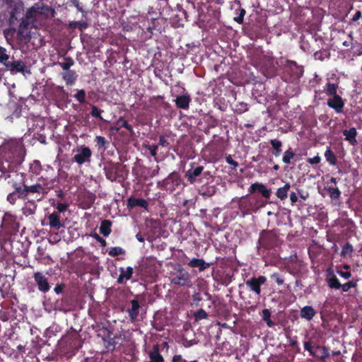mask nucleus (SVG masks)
<instances>
[{
	"label": "nucleus",
	"mask_w": 362,
	"mask_h": 362,
	"mask_svg": "<svg viewBox=\"0 0 362 362\" xmlns=\"http://www.w3.org/2000/svg\"><path fill=\"white\" fill-rule=\"evenodd\" d=\"M191 96L188 93L183 95H180L174 100L175 105L177 108L182 110H187L189 107L191 103Z\"/></svg>",
	"instance_id": "nucleus-17"
},
{
	"label": "nucleus",
	"mask_w": 362,
	"mask_h": 362,
	"mask_svg": "<svg viewBox=\"0 0 362 362\" xmlns=\"http://www.w3.org/2000/svg\"><path fill=\"white\" fill-rule=\"evenodd\" d=\"M354 252L353 246L351 243H346L343 247L341 252V256L342 257H346V256H351L352 252Z\"/></svg>",
	"instance_id": "nucleus-48"
},
{
	"label": "nucleus",
	"mask_w": 362,
	"mask_h": 362,
	"mask_svg": "<svg viewBox=\"0 0 362 362\" xmlns=\"http://www.w3.org/2000/svg\"><path fill=\"white\" fill-rule=\"evenodd\" d=\"M205 123L207 124L206 129L209 130L211 128H214L218 124L217 119L211 115L207 116L204 120Z\"/></svg>",
	"instance_id": "nucleus-54"
},
{
	"label": "nucleus",
	"mask_w": 362,
	"mask_h": 362,
	"mask_svg": "<svg viewBox=\"0 0 362 362\" xmlns=\"http://www.w3.org/2000/svg\"><path fill=\"white\" fill-rule=\"evenodd\" d=\"M0 154L6 160L8 168H15L21 164L25 156V148L20 139L4 140L0 146Z\"/></svg>",
	"instance_id": "nucleus-1"
},
{
	"label": "nucleus",
	"mask_w": 362,
	"mask_h": 362,
	"mask_svg": "<svg viewBox=\"0 0 362 362\" xmlns=\"http://www.w3.org/2000/svg\"><path fill=\"white\" fill-rule=\"evenodd\" d=\"M119 272L120 274L117 279V283L122 284L124 280H129L132 277L134 269L132 267H127L126 269L122 267L119 268Z\"/></svg>",
	"instance_id": "nucleus-23"
},
{
	"label": "nucleus",
	"mask_w": 362,
	"mask_h": 362,
	"mask_svg": "<svg viewBox=\"0 0 362 362\" xmlns=\"http://www.w3.org/2000/svg\"><path fill=\"white\" fill-rule=\"evenodd\" d=\"M285 68L294 79L300 78L304 72L303 66H298L295 61L287 60Z\"/></svg>",
	"instance_id": "nucleus-11"
},
{
	"label": "nucleus",
	"mask_w": 362,
	"mask_h": 362,
	"mask_svg": "<svg viewBox=\"0 0 362 362\" xmlns=\"http://www.w3.org/2000/svg\"><path fill=\"white\" fill-rule=\"evenodd\" d=\"M38 181H42V186L44 187L45 189V194L48 193V192L49 190H51L52 189H53L54 187V185H55V182H56V179L54 178V179H52L50 180H47L46 179H44L42 177H40L39 179H38Z\"/></svg>",
	"instance_id": "nucleus-41"
},
{
	"label": "nucleus",
	"mask_w": 362,
	"mask_h": 362,
	"mask_svg": "<svg viewBox=\"0 0 362 362\" xmlns=\"http://www.w3.org/2000/svg\"><path fill=\"white\" fill-rule=\"evenodd\" d=\"M295 153L293 152V151L289 148L286 151L284 152V154L282 158V160L286 164H290L291 160L294 157Z\"/></svg>",
	"instance_id": "nucleus-59"
},
{
	"label": "nucleus",
	"mask_w": 362,
	"mask_h": 362,
	"mask_svg": "<svg viewBox=\"0 0 362 362\" xmlns=\"http://www.w3.org/2000/svg\"><path fill=\"white\" fill-rule=\"evenodd\" d=\"M281 245V240L275 230H263L257 240L258 250H273Z\"/></svg>",
	"instance_id": "nucleus-2"
},
{
	"label": "nucleus",
	"mask_w": 362,
	"mask_h": 362,
	"mask_svg": "<svg viewBox=\"0 0 362 362\" xmlns=\"http://www.w3.org/2000/svg\"><path fill=\"white\" fill-rule=\"evenodd\" d=\"M34 24L35 23H33V22H30V21L23 18L18 27L30 30L33 27Z\"/></svg>",
	"instance_id": "nucleus-62"
},
{
	"label": "nucleus",
	"mask_w": 362,
	"mask_h": 362,
	"mask_svg": "<svg viewBox=\"0 0 362 362\" xmlns=\"http://www.w3.org/2000/svg\"><path fill=\"white\" fill-rule=\"evenodd\" d=\"M2 227L10 231L16 230L18 228L16 216L9 213H5L2 220Z\"/></svg>",
	"instance_id": "nucleus-13"
},
{
	"label": "nucleus",
	"mask_w": 362,
	"mask_h": 362,
	"mask_svg": "<svg viewBox=\"0 0 362 362\" xmlns=\"http://www.w3.org/2000/svg\"><path fill=\"white\" fill-rule=\"evenodd\" d=\"M112 221L110 220L102 221L100 226V233L107 237L111 233Z\"/></svg>",
	"instance_id": "nucleus-35"
},
{
	"label": "nucleus",
	"mask_w": 362,
	"mask_h": 362,
	"mask_svg": "<svg viewBox=\"0 0 362 362\" xmlns=\"http://www.w3.org/2000/svg\"><path fill=\"white\" fill-rule=\"evenodd\" d=\"M212 263L206 262L203 259L193 258L188 263V266L192 268L197 267L199 272H203L209 268Z\"/></svg>",
	"instance_id": "nucleus-26"
},
{
	"label": "nucleus",
	"mask_w": 362,
	"mask_h": 362,
	"mask_svg": "<svg viewBox=\"0 0 362 362\" xmlns=\"http://www.w3.org/2000/svg\"><path fill=\"white\" fill-rule=\"evenodd\" d=\"M35 6L37 7V12L46 18H52L55 15L54 9L48 5L37 3Z\"/></svg>",
	"instance_id": "nucleus-22"
},
{
	"label": "nucleus",
	"mask_w": 362,
	"mask_h": 362,
	"mask_svg": "<svg viewBox=\"0 0 362 362\" xmlns=\"http://www.w3.org/2000/svg\"><path fill=\"white\" fill-rule=\"evenodd\" d=\"M190 168L185 172V177L189 184H194L196 182H202V179L199 178L204 170L203 165H196L194 163H190Z\"/></svg>",
	"instance_id": "nucleus-6"
},
{
	"label": "nucleus",
	"mask_w": 362,
	"mask_h": 362,
	"mask_svg": "<svg viewBox=\"0 0 362 362\" xmlns=\"http://www.w3.org/2000/svg\"><path fill=\"white\" fill-rule=\"evenodd\" d=\"M171 282L180 286L191 287L192 285L190 274L184 269H180L178 274L172 279Z\"/></svg>",
	"instance_id": "nucleus-10"
},
{
	"label": "nucleus",
	"mask_w": 362,
	"mask_h": 362,
	"mask_svg": "<svg viewBox=\"0 0 362 362\" xmlns=\"http://www.w3.org/2000/svg\"><path fill=\"white\" fill-rule=\"evenodd\" d=\"M91 112L90 115L94 118H98L100 120L103 121V118L102 117V113L103 112V110L101 109H99L97 106L94 105H90Z\"/></svg>",
	"instance_id": "nucleus-50"
},
{
	"label": "nucleus",
	"mask_w": 362,
	"mask_h": 362,
	"mask_svg": "<svg viewBox=\"0 0 362 362\" xmlns=\"http://www.w3.org/2000/svg\"><path fill=\"white\" fill-rule=\"evenodd\" d=\"M14 59V57H11L7 49L5 47L0 45V64H2L5 66L8 59Z\"/></svg>",
	"instance_id": "nucleus-40"
},
{
	"label": "nucleus",
	"mask_w": 362,
	"mask_h": 362,
	"mask_svg": "<svg viewBox=\"0 0 362 362\" xmlns=\"http://www.w3.org/2000/svg\"><path fill=\"white\" fill-rule=\"evenodd\" d=\"M270 278L278 286H281L284 283V276L278 272H274L272 274H271Z\"/></svg>",
	"instance_id": "nucleus-52"
},
{
	"label": "nucleus",
	"mask_w": 362,
	"mask_h": 362,
	"mask_svg": "<svg viewBox=\"0 0 362 362\" xmlns=\"http://www.w3.org/2000/svg\"><path fill=\"white\" fill-rule=\"evenodd\" d=\"M325 189L328 192L331 199L338 200L340 198L341 193L337 187L329 185V183H327V187H325Z\"/></svg>",
	"instance_id": "nucleus-33"
},
{
	"label": "nucleus",
	"mask_w": 362,
	"mask_h": 362,
	"mask_svg": "<svg viewBox=\"0 0 362 362\" xmlns=\"http://www.w3.org/2000/svg\"><path fill=\"white\" fill-rule=\"evenodd\" d=\"M36 8H37V6L35 5L33 6L30 9H28L26 11L25 18L30 21V22H33V23H35L37 21V14L38 13L37 12Z\"/></svg>",
	"instance_id": "nucleus-39"
},
{
	"label": "nucleus",
	"mask_w": 362,
	"mask_h": 362,
	"mask_svg": "<svg viewBox=\"0 0 362 362\" xmlns=\"http://www.w3.org/2000/svg\"><path fill=\"white\" fill-rule=\"evenodd\" d=\"M122 168V164L119 163H114L112 161L104 163L103 170L106 178L111 182L116 181Z\"/></svg>",
	"instance_id": "nucleus-5"
},
{
	"label": "nucleus",
	"mask_w": 362,
	"mask_h": 362,
	"mask_svg": "<svg viewBox=\"0 0 362 362\" xmlns=\"http://www.w3.org/2000/svg\"><path fill=\"white\" fill-rule=\"evenodd\" d=\"M316 314L317 311L311 305H305L300 310V317L307 321H311Z\"/></svg>",
	"instance_id": "nucleus-25"
},
{
	"label": "nucleus",
	"mask_w": 362,
	"mask_h": 362,
	"mask_svg": "<svg viewBox=\"0 0 362 362\" xmlns=\"http://www.w3.org/2000/svg\"><path fill=\"white\" fill-rule=\"evenodd\" d=\"M202 195L204 197H211L216 192V187L214 185L202 186L200 189Z\"/></svg>",
	"instance_id": "nucleus-38"
},
{
	"label": "nucleus",
	"mask_w": 362,
	"mask_h": 362,
	"mask_svg": "<svg viewBox=\"0 0 362 362\" xmlns=\"http://www.w3.org/2000/svg\"><path fill=\"white\" fill-rule=\"evenodd\" d=\"M49 226L51 229L58 230L60 228L64 227V223L60 220V216L57 212H53L47 216Z\"/></svg>",
	"instance_id": "nucleus-21"
},
{
	"label": "nucleus",
	"mask_w": 362,
	"mask_h": 362,
	"mask_svg": "<svg viewBox=\"0 0 362 362\" xmlns=\"http://www.w3.org/2000/svg\"><path fill=\"white\" fill-rule=\"evenodd\" d=\"M126 253V251L120 247H112L108 251V255L111 257H116L118 255H122Z\"/></svg>",
	"instance_id": "nucleus-51"
},
{
	"label": "nucleus",
	"mask_w": 362,
	"mask_h": 362,
	"mask_svg": "<svg viewBox=\"0 0 362 362\" xmlns=\"http://www.w3.org/2000/svg\"><path fill=\"white\" fill-rule=\"evenodd\" d=\"M194 320L196 321H199L204 319H206L208 317V315L206 313L204 310L202 308L198 310L197 312L194 313Z\"/></svg>",
	"instance_id": "nucleus-61"
},
{
	"label": "nucleus",
	"mask_w": 362,
	"mask_h": 362,
	"mask_svg": "<svg viewBox=\"0 0 362 362\" xmlns=\"http://www.w3.org/2000/svg\"><path fill=\"white\" fill-rule=\"evenodd\" d=\"M12 192L16 194L17 197H20L21 200L27 199L25 181H23V184L22 185L13 188Z\"/></svg>",
	"instance_id": "nucleus-37"
},
{
	"label": "nucleus",
	"mask_w": 362,
	"mask_h": 362,
	"mask_svg": "<svg viewBox=\"0 0 362 362\" xmlns=\"http://www.w3.org/2000/svg\"><path fill=\"white\" fill-rule=\"evenodd\" d=\"M6 70L11 71L12 74L23 73L26 70L25 64L20 60L8 61L5 65Z\"/></svg>",
	"instance_id": "nucleus-15"
},
{
	"label": "nucleus",
	"mask_w": 362,
	"mask_h": 362,
	"mask_svg": "<svg viewBox=\"0 0 362 362\" xmlns=\"http://www.w3.org/2000/svg\"><path fill=\"white\" fill-rule=\"evenodd\" d=\"M339 83H331L329 81L324 86V91L327 96L332 97L337 94Z\"/></svg>",
	"instance_id": "nucleus-31"
},
{
	"label": "nucleus",
	"mask_w": 362,
	"mask_h": 362,
	"mask_svg": "<svg viewBox=\"0 0 362 362\" xmlns=\"http://www.w3.org/2000/svg\"><path fill=\"white\" fill-rule=\"evenodd\" d=\"M77 153L73 157V161L78 165H82L86 162H90L92 156V151L90 148L81 146L77 148Z\"/></svg>",
	"instance_id": "nucleus-8"
},
{
	"label": "nucleus",
	"mask_w": 362,
	"mask_h": 362,
	"mask_svg": "<svg viewBox=\"0 0 362 362\" xmlns=\"http://www.w3.org/2000/svg\"><path fill=\"white\" fill-rule=\"evenodd\" d=\"M18 199H21V198L17 197V195L12 192H10L6 197L7 202L12 205H14Z\"/></svg>",
	"instance_id": "nucleus-64"
},
{
	"label": "nucleus",
	"mask_w": 362,
	"mask_h": 362,
	"mask_svg": "<svg viewBox=\"0 0 362 362\" xmlns=\"http://www.w3.org/2000/svg\"><path fill=\"white\" fill-rule=\"evenodd\" d=\"M248 192L250 194H254L257 192L266 199H269L272 195V190L270 189H267L264 185L259 182H255L252 184L248 189Z\"/></svg>",
	"instance_id": "nucleus-14"
},
{
	"label": "nucleus",
	"mask_w": 362,
	"mask_h": 362,
	"mask_svg": "<svg viewBox=\"0 0 362 362\" xmlns=\"http://www.w3.org/2000/svg\"><path fill=\"white\" fill-rule=\"evenodd\" d=\"M127 206L129 209H132L136 206H139V207H141V208L147 210L148 206V203L144 199L136 198L134 197H130L127 199Z\"/></svg>",
	"instance_id": "nucleus-20"
},
{
	"label": "nucleus",
	"mask_w": 362,
	"mask_h": 362,
	"mask_svg": "<svg viewBox=\"0 0 362 362\" xmlns=\"http://www.w3.org/2000/svg\"><path fill=\"white\" fill-rule=\"evenodd\" d=\"M62 76L67 86L73 85L76 82L78 76L76 71L74 70L64 71L62 73Z\"/></svg>",
	"instance_id": "nucleus-30"
},
{
	"label": "nucleus",
	"mask_w": 362,
	"mask_h": 362,
	"mask_svg": "<svg viewBox=\"0 0 362 362\" xmlns=\"http://www.w3.org/2000/svg\"><path fill=\"white\" fill-rule=\"evenodd\" d=\"M172 132H169L165 133V134H162L159 136V142L158 145L163 147H168L170 146V143L168 142L167 137H169L171 135Z\"/></svg>",
	"instance_id": "nucleus-58"
},
{
	"label": "nucleus",
	"mask_w": 362,
	"mask_h": 362,
	"mask_svg": "<svg viewBox=\"0 0 362 362\" xmlns=\"http://www.w3.org/2000/svg\"><path fill=\"white\" fill-rule=\"evenodd\" d=\"M88 26V23L86 22H80V21H71L69 23V28L71 29L78 28L81 31L86 29Z\"/></svg>",
	"instance_id": "nucleus-45"
},
{
	"label": "nucleus",
	"mask_w": 362,
	"mask_h": 362,
	"mask_svg": "<svg viewBox=\"0 0 362 362\" xmlns=\"http://www.w3.org/2000/svg\"><path fill=\"white\" fill-rule=\"evenodd\" d=\"M115 126L112 127V130L119 131L120 128L123 127L127 129L131 135L134 134V129L123 117H119L115 123Z\"/></svg>",
	"instance_id": "nucleus-28"
},
{
	"label": "nucleus",
	"mask_w": 362,
	"mask_h": 362,
	"mask_svg": "<svg viewBox=\"0 0 362 362\" xmlns=\"http://www.w3.org/2000/svg\"><path fill=\"white\" fill-rule=\"evenodd\" d=\"M270 144L274 148L273 155L276 157L279 156L281 153L282 142L278 139H272Z\"/></svg>",
	"instance_id": "nucleus-42"
},
{
	"label": "nucleus",
	"mask_w": 362,
	"mask_h": 362,
	"mask_svg": "<svg viewBox=\"0 0 362 362\" xmlns=\"http://www.w3.org/2000/svg\"><path fill=\"white\" fill-rule=\"evenodd\" d=\"M271 313L268 309H264L262 310V320L267 323V326L272 327L274 325V322L271 320Z\"/></svg>",
	"instance_id": "nucleus-49"
},
{
	"label": "nucleus",
	"mask_w": 362,
	"mask_h": 362,
	"mask_svg": "<svg viewBox=\"0 0 362 362\" xmlns=\"http://www.w3.org/2000/svg\"><path fill=\"white\" fill-rule=\"evenodd\" d=\"M1 177L8 180V184L13 189L23 184L26 181L24 173H18L14 168H8L4 163H0Z\"/></svg>",
	"instance_id": "nucleus-4"
},
{
	"label": "nucleus",
	"mask_w": 362,
	"mask_h": 362,
	"mask_svg": "<svg viewBox=\"0 0 362 362\" xmlns=\"http://www.w3.org/2000/svg\"><path fill=\"white\" fill-rule=\"evenodd\" d=\"M267 281L264 276H259L258 277H252L245 281V284L250 291H253L257 296L261 294V286Z\"/></svg>",
	"instance_id": "nucleus-7"
},
{
	"label": "nucleus",
	"mask_w": 362,
	"mask_h": 362,
	"mask_svg": "<svg viewBox=\"0 0 362 362\" xmlns=\"http://www.w3.org/2000/svg\"><path fill=\"white\" fill-rule=\"evenodd\" d=\"M265 64L267 66L266 68L267 76L271 77L274 76L276 74V69L274 65L273 59L271 58H267L265 60Z\"/></svg>",
	"instance_id": "nucleus-43"
},
{
	"label": "nucleus",
	"mask_w": 362,
	"mask_h": 362,
	"mask_svg": "<svg viewBox=\"0 0 362 362\" xmlns=\"http://www.w3.org/2000/svg\"><path fill=\"white\" fill-rule=\"evenodd\" d=\"M65 60L66 62H59V66L64 71H71L70 67L74 65V60L71 57L66 58Z\"/></svg>",
	"instance_id": "nucleus-57"
},
{
	"label": "nucleus",
	"mask_w": 362,
	"mask_h": 362,
	"mask_svg": "<svg viewBox=\"0 0 362 362\" xmlns=\"http://www.w3.org/2000/svg\"><path fill=\"white\" fill-rule=\"evenodd\" d=\"M86 91L83 89L78 90L77 93L74 95V98L81 104L86 103Z\"/></svg>",
	"instance_id": "nucleus-55"
},
{
	"label": "nucleus",
	"mask_w": 362,
	"mask_h": 362,
	"mask_svg": "<svg viewBox=\"0 0 362 362\" xmlns=\"http://www.w3.org/2000/svg\"><path fill=\"white\" fill-rule=\"evenodd\" d=\"M351 50L354 57L362 55V44L357 41L354 42Z\"/></svg>",
	"instance_id": "nucleus-47"
},
{
	"label": "nucleus",
	"mask_w": 362,
	"mask_h": 362,
	"mask_svg": "<svg viewBox=\"0 0 362 362\" xmlns=\"http://www.w3.org/2000/svg\"><path fill=\"white\" fill-rule=\"evenodd\" d=\"M104 345L107 350L113 351L115 347V338L109 337L108 338H103Z\"/></svg>",
	"instance_id": "nucleus-53"
},
{
	"label": "nucleus",
	"mask_w": 362,
	"mask_h": 362,
	"mask_svg": "<svg viewBox=\"0 0 362 362\" xmlns=\"http://www.w3.org/2000/svg\"><path fill=\"white\" fill-rule=\"evenodd\" d=\"M234 3L237 4L239 6V7L237 9H235V11L236 16H235L233 18V20L238 24H243V20H244V16L246 13V11L243 8H241V6H240L241 4H240V0H235L234 1Z\"/></svg>",
	"instance_id": "nucleus-32"
},
{
	"label": "nucleus",
	"mask_w": 362,
	"mask_h": 362,
	"mask_svg": "<svg viewBox=\"0 0 362 362\" xmlns=\"http://www.w3.org/2000/svg\"><path fill=\"white\" fill-rule=\"evenodd\" d=\"M25 190L27 199L30 195L35 194L37 195L45 194V189L41 183L36 182L31 185L28 182V179L25 181Z\"/></svg>",
	"instance_id": "nucleus-12"
},
{
	"label": "nucleus",
	"mask_w": 362,
	"mask_h": 362,
	"mask_svg": "<svg viewBox=\"0 0 362 362\" xmlns=\"http://www.w3.org/2000/svg\"><path fill=\"white\" fill-rule=\"evenodd\" d=\"M328 286L332 289H339L341 284L330 269L327 270V276L326 279Z\"/></svg>",
	"instance_id": "nucleus-24"
},
{
	"label": "nucleus",
	"mask_w": 362,
	"mask_h": 362,
	"mask_svg": "<svg viewBox=\"0 0 362 362\" xmlns=\"http://www.w3.org/2000/svg\"><path fill=\"white\" fill-rule=\"evenodd\" d=\"M148 361L144 362H164V358L160 353V345L156 344L153 345L152 349L148 351Z\"/></svg>",
	"instance_id": "nucleus-19"
},
{
	"label": "nucleus",
	"mask_w": 362,
	"mask_h": 362,
	"mask_svg": "<svg viewBox=\"0 0 362 362\" xmlns=\"http://www.w3.org/2000/svg\"><path fill=\"white\" fill-rule=\"evenodd\" d=\"M95 141L99 148H106L105 145L107 144V141L104 136H97L95 139Z\"/></svg>",
	"instance_id": "nucleus-63"
},
{
	"label": "nucleus",
	"mask_w": 362,
	"mask_h": 362,
	"mask_svg": "<svg viewBox=\"0 0 362 362\" xmlns=\"http://www.w3.org/2000/svg\"><path fill=\"white\" fill-rule=\"evenodd\" d=\"M326 160L331 165H335L337 163V158L330 147H328L325 152Z\"/></svg>",
	"instance_id": "nucleus-36"
},
{
	"label": "nucleus",
	"mask_w": 362,
	"mask_h": 362,
	"mask_svg": "<svg viewBox=\"0 0 362 362\" xmlns=\"http://www.w3.org/2000/svg\"><path fill=\"white\" fill-rule=\"evenodd\" d=\"M248 110V105L247 103L241 102L235 105V112L240 115Z\"/></svg>",
	"instance_id": "nucleus-56"
},
{
	"label": "nucleus",
	"mask_w": 362,
	"mask_h": 362,
	"mask_svg": "<svg viewBox=\"0 0 362 362\" xmlns=\"http://www.w3.org/2000/svg\"><path fill=\"white\" fill-rule=\"evenodd\" d=\"M342 133L345 136V140L348 141L350 144L354 146L357 144L356 136L358 133L355 127H351L349 129H344Z\"/></svg>",
	"instance_id": "nucleus-27"
},
{
	"label": "nucleus",
	"mask_w": 362,
	"mask_h": 362,
	"mask_svg": "<svg viewBox=\"0 0 362 362\" xmlns=\"http://www.w3.org/2000/svg\"><path fill=\"white\" fill-rule=\"evenodd\" d=\"M290 188H291V185L288 182L286 183L282 187H279L277 189V190L276 192V197L280 200L286 199L288 197V193Z\"/></svg>",
	"instance_id": "nucleus-34"
},
{
	"label": "nucleus",
	"mask_w": 362,
	"mask_h": 362,
	"mask_svg": "<svg viewBox=\"0 0 362 362\" xmlns=\"http://www.w3.org/2000/svg\"><path fill=\"white\" fill-rule=\"evenodd\" d=\"M41 170V165L40 161L34 160L30 165V173L33 174H38Z\"/></svg>",
	"instance_id": "nucleus-60"
},
{
	"label": "nucleus",
	"mask_w": 362,
	"mask_h": 362,
	"mask_svg": "<svg viewBox=\"0 0 362 362\" xmlns=\"http://www.w3.org/2000/svg\"><path fill=\"white\" fill-rule=\"evenodd\" d=\"M33 279L39 291L46 293L50 290L51 286L48 278L42 272H35L33 274Z\"/></svg>",
	"instance_id": "nucleus-9"
},
{
	"label": "nucleus",
	"mask_w": 362,
	"mask_h": 362,
	"mask_svg": "<svg viewBox=\"0 0 362 362\" xmlns=\"http://www.w3.org/2000/svg\"><path fill=\"white\" fill-rule=\"evenodd\" d=\"M131 308H127V313L129 315V320L131 322H135L137 320L139 310H140V305L139 301L136 299H133L130 301Z\"/></svg>",
	"instance_id": "nucleus-18"
},
{
	"label": "nucleus",
	"mask_w": 362,
	"mask_h": 362,
	"mask_svg": "<svg viewBox=\"0 0 362 362\" xmlns=\"http://www.w3.org/2000/svg\"><path fill=\"white\" fill-rule=\"evenodd\" d=\"M31 38L30 30L18 27L17 40L24 44L28 43Z\"/></svg>",
	"instance_id": "nucleus-29"
},
{
	"label": "nucleus",
	"mask_w": 362,
	"mask_h": 362,
	"mask_svg": "<svg viewBox=\"0 0 362 362\" xmlns=\"http://www.w3.org/2000/svg\"><path fill=\"white\" fill-rule=\"evenodd\" d=\"M327 105L334 110L337 113H341L344 107V102L339 95H336L327 100Z\"/></svg>",
	"instance_id": "nucleus-16"
},
{
	"label": "nucleus",
	"mask_w": 362,
	"mask_h": 362,
	"mask_svg": "<svg viewBox=\"0 0 362 362\" xmlns=\"http://www.w3.org/2000/svg\"><path fill=\"white\" fill-rule=\"evenodd\" d=\"M330 52L327 49H322L317 51L314 53V58L316 60L324 61L325 59H329Z\"/></svg>",
	"instance_id": "nucleus-44"
},
{
	"label": "nucleus",
	"mask_w": 362,
	"mask_h": 362,
	"mask_svg": "<svg viewBox=\"0 0 362 362\" xmlns=\"http://www.w3.org/2000/svg\"><path fill=\"white\" fill-rule=\"evenodd\" d=\"M267 201L257 195L243 197L239 202V207L245 213L256 212L260 208L265 206Z\"/></svg>",
	"instance_id": "nucleus-3"
},
{
	"label": "nucleus",
	"mask_w": 362,
	"mask_h": 362,
	"mask_svg": "<svg viewBox=\"0 0 362 362\" xmlns=\"http://www.w3.org/2000/svg\"><path fill=\"white\" fill-rule=\"evenodd\" d=\"M358 279H353L351 281L341 284V286L340 288H341L343 292H347L352 288H356L358 285Z\"/></svg>",
	"instance_id": "nucleus-46"
}]
</instances>
